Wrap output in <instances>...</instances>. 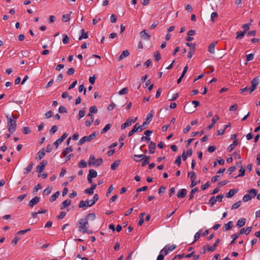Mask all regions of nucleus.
<instances>
[{
    "label": "nucleus",
    "mask_w": 260,
    "mask_h": 260,
    "mask_svg": "<svg viewBox=\"0 0 260 260\" xmlns=\"http://www.w3.org/2000/svg\"><path fill=\"white\" fill-rule=\"evenodd\" d=\"M78 231L83 234H91L92 231L89 230V224L87 218H81L78 221Z\"/></svg>",
    "instance_id": "f257e3e1"
},
{
    "label": "nucleus",
    "mask_w": 260,
    "mask_h": 260,
    "mask_svg": "<svg viewBox=\"0 0 260 260\" xmlns=\"http://www.w3.org/2000/svg\"><path fill=\"white\" fill-rule=\"evenodd\" d=\"M259 78L258 77H255L254 78L251 82V86L250 87H246L244 88L240 89V93H243L245 91H247L248 90L250 91V93L252 92L256 89V86L259 84Z\"/></svg>",
    "instance_id": "f03ea898"
},
{
    "label": "nucleus",
    "mask_w": 260,
    "mask_h": 260,
    "mask_svg": "<svg viewBox=\"0 0 260 260\" xmlns=\"http://www.w3.org/2000/svg\"><path fill=\"white\" fill-rule=\"evenodd\" d=\"M6 117L7 119V126L9 132L10 133H13L15 131L16 129V121L14 119H13L9 115H7Z\"/></svg>",
    "instance_id": "7ed1b4c3"
},
{
    "label": "nucleus",
    "mask_w": 260,
    "mask_h": 260,
    "mask_svg": "<svg viewBox=\"0 0 260 260\" xmlns=\"http://www.w3.org/2000/svg\"><path fill=\"white\" fill-rule=\"evenodd\" d=\"M103 159L102 158H99L98 159H95L94 156L90 155L89 158L88 160V165L90 167L95 166L96 167H98L100 166L103 163Z\"/></svg>",
    "instance_id": "20e7f679"
},
{
    "label": "nucleus",
    "mask_w": 260,
    "mask_h": 260,
    "mask_svg": "<svg viewBox=\"0 0 260 260\" xmlns=\"http://www.w3.org/2000/svg\"><path fill=\"white\" fill-rule=\"evenodd\" d=\"M68 136V134L64 133L60 138L56 140V141L54 142L53 145L56 147V148H58L59 144L62 143L63 140L66 139Z\"/></svg>",
    "instance_id": "39448f33"
},
{
    "label": "nucleus",
    "mask_w": 260,
    "mask_h": 260,
    "mask_svg": "<svg viewBox=\"0 0 260 260\" xmlns=\"http://www.w3.org/2000/svg\"><path fill=\"white\" fill-rule=\"evenodd\" d=\"M40 201V198L39 197H35L32 199L28 203V206L32 208L35 205H37Z\"/></svg>",
    "instance_id": "423d86ee"
},
{
    "label": "nucleus",
    "mask_w": 260,
    "mask_h": 260,
    "mask_svg": "<svg viewBox=\"0 0 260 260\" xmlns=\"http://www.w3.org/2000/svg\"><path fill=\"white\" fill-rule=\"evenodd\" d=\"M219 117L217 115H215L212 119L211 123L208 126L207 129L208 130L211 129L214 125L216 122L219 119Z\"/></svg>",
    "instance_id": "0eeeda50"
},
{
    "label": "nucleus",
    "mask_w": 260,
    "mask_h": 260,
    "mask_svg": "<svg viewBox=\"0 0 260 260\" xmlns=\"http://www.w3.org/2000/svg\"><path fill=\"white\" fill-rule=\"evenodd\" d=\"M187 190L186 189H179L177 192V196L179 198H184L187 194Z\"/></svg>",
    "instance_id": "6e6552de"
},
{
    "label": "nucleus",
    "mask_w": 260,
    "mask_h": 260,
    "mask_svg": "<svg viewBox=\"0 0 260 260\" xmlns=\"http://www.w3.org/2000/svg\"><path fill=\"white\" fill-rule=\"evenodd\" d=\"M154 111L153 110H151L149 113H148L147 115V117L146 118V120L145 121V124H149L150 122L152 119V118L153 117L154 114Z\"/></svg>",
    "instance_id": "1a4fd4ad"
},
{
    "label": "nucleus",
    "mask_w": 260,
    "mask_h": 260,
    "mask_svg": "<svg viewBox=\"0 0 260 260\" xmlns=\"http://www.w3.org/2000/svg\"><path fill=\"white\" fill-rule=\"evenodd\" d=\"M155 147V143L152 141L150 142L148 146L149 152L150 154H153L154 153Z\"/></svg>",
    "instance_id": "9d476101"
},
{
    "label": "nucleus",
    "mask_w": 260,
    "mask_h": 260,
    "mask_svg": "<svg viewBox=\"0 0 260 260\" xmlns=\"http://www.w3.org/2000/svg\"><path fill=\"white\" fill-rule=\"evenodd\" d=\"M238 191V189H231L228 193H226L225 196L228 198H231L233 197L236 193Z\"/></svg>",
    "instance_id": "9b49d317"
},
{
    "label": "nucleus",
    "mask_w": 260,
    "mask_h": 260,
    "mask_svg": "<svg viewBox=\"0 0 260 260\" xmlns=\"http://www.w3.org/2000/svg\"><path fill=\"white\" fill-rule=\"evenodd\" d=\"M188 66L186 65L183 69V71L182 73V74L181 75V76L179 78V79L177 80V84H179L180 83V82H181L182 79L183 78V77H184L186 73L187 72V70H188Z\"/></svg>",
    "instance_id": "f8f14e48"
},
{
    "label": "nucleus",
    "mask_w": 260,
    "mask_h": 260,
    "mask_svg": "<svg viewBox=\"0 0 260 260\" xmlns=\"http://www.w3.org/2000/svg\"><path fill=\"white\" fill-rule=\"evenodd\" d=\"M216 42H213L211 43L208 47V51L211 53L214 54L215 53V47L216 44Z\"/></svg>",
    "instance_id": "ddd939ff"
},
{
    "label": "nucleus",
    "mask_w": 260,
    "mask_h": 260,
    "mask_svg": "<svg viewBox=\"0 0 260 260\" xmlns=\"http://www.w3.org/2000/svg\"><path fill=\"white\" fill-rule=\"evenodd\" d=\"M71 204V201L69 199H67L63 201L61 205V209H64L70 206Z\"/></svg>",
    "instance_id": "4468645a"
},
{
    "label": "nucleus",
    "mask_w": 260,
    "mask_h": 260,
    "mask_svg": "<svg viewBox=\"0 0 260 260\" xmlns=\"http://www.w3.org/2000/svg\"><path fill=\"white\" fill-rule=\"evenodd\" d=\"M246 219L244 218L239 219L237 222V226L241 228L244 226L246 223Z\"/></svg>",
    "instance_id": "2eb2a0df"
},
{
    "label": "nucleus",
    "mask_w": 260,
    "mask_h": 260,
    "mask_svg": "<svg viewBox=\"0 0 260 260\" xmlns=\"http://www.w3.org/2000/svg\"><path fill=\"white\" fill-rule=\"evenodd\" d=\"M233 226V222L232 221H229L227 223L225 224L224 226L222 228L223 231H226L228 230H230L232 229Z\"/></svg>",
    "instance_id": "dca6fc26"
},
{
    "label": "nucleus",
    "mask_w": 260,
    "mask_h": 260,
    "mask_svg": "<svg viewBox=\"0 0 260 260\" xmlns=\"http://www.w3.org/2000/svg\"><path fill=\"white\" fill-rule=\"evenodd\" d=\"M133 157L134 158V160H135L136 161H139L144 159V158L145 157V155L144 154H135L134 155Z\"/></svg>",
    "instance_id": "f3484780"
},
{
    "label": "nucleus",
    "mask_w": 260,
    "mask_h": 260,
    "mask_svg": "<svg viewBox=\"0 0 260 260\" xmlns=\"http://www.w3.org/2000/svg\"><path fill=\"white\" fill-rule=\"evenodd\" d=\"M140 36L146 40H148L150 38V36L146 32V30H142L140 32Z\"/></svg>",
    "instance_id": "a211bd4d"
},
{
    "label": "nucleus",
    "mask_w": 260,
    "mask_h": 260,
    "mask_svg": "<svg viewBox=\"0 0 260 260\" xmlns=\"http://www.w3.org/2000/svg\"><path fill=\"white\" fill-rule=\"evenodd\" d=\"M45 151L44 149L43 148L37 153L36 158L39 160H40L43 157V156L45 155Z\"/></svg>",
    "instance_id": "6ab92c4d"
},
{
    "label": "nucleus",
    "mask_w": 260,
    "mask_h": 260,
    "mask_svg": "<svg viewBox=\"0 0 260 260\" xmlns=\"http://www.w3.org/2000/svg\"><path fill=\"white\" fill-rule=\"evenodd\" d=\"M129 55V53L127 50L123 51L121 54L119 56L118 60L120 61L122 60L124 57L128 56Z\"/></svg>",
    "instance_id": "aec40b11"
},
{
    "label": "nucleus",
    "mask_w": 260,
    "mask_h": 260,
    "mask_svg": "<svg viewBox=\"0 0 260 260\" xmlns=\"http://www.w3.org/2000/svg\"><path fill=\"white\" fill-rule=\"evenodd\" d=\"M138 123H136L134 126L133 127V129L128 133V136L131 137L135 133L137 132H139V129L138 128Z\"/></svg>",
    "instance_id": "412c9836"
},
{
    "label": "nucleus",
    "mask_w": 260,
    "mask_h": 260,
    "mask_svg": "<svg viewBox=\"0 0 260 260\" xmlns=\"http://www.w3.org/2000/svg\"><path fill=\"white\" fill-rule=\"evenodd\" d=\"M81 35L79 36L78 38V40H81L83 39H87L88 38V32H84V30L83 29L81 30Z\"/></svg>",
    "instance_id": "4be33fe9"
},
{
    "label": "nucleus",
    "mask_w": 260,
    "mask_h": 260,
    "mask_svg": "<svg viewBox=\"0 0 260 260\" xmlns=\"http://www.w3.org/2000/svg\"><path fill=\"white\" fill-rule=\"evenodd\" d=\"M99 199V195L98 194H95L93 197V199L91 200L89 202V206L90 207L94 205L96 201H98Z\"/></svg>",
    "instance_id": "5701e85b"
},
{
    "label": "nucleus",
    "mask_w": 260,
    "mask_h": 260,
    "mask_svg": "<svg viewBox=\"0 0 260 260\" xmlns=\"http://www.w3.org/2000/svg\"><path fill=\"white\" fill-rule=\"evenodd\" d=\"M84 207H90L89 206V202L88 200L86 201H80L79 204V208H83Z\"/></svg>",
    "instance_id": "b1692460"
},
{
    "label": "nucleus",
    "mask_w": 260,
    "mask_h": 260,
    "mask_svg": "<svg viewBox=\"0 0 260 260\" xmlns=\"http://www.w3.org/2000/svg\"><path fill=\"white\" fill-rule=\"evenodd\" d=\"M73 150V149L72 147L70 146L69 147H67V148H65L63 150L61 154L63 155V156H66L69 153L72 152Z\"/></svg>",
    "instance_id": "393cba45"
},
{
    "label": "nucleus",
    "mask_w": 260,
    "mask_h": 260,
    "mask_svg": "<svg viewBox=\"0 0 260 260\" xmlns=\"http://www.w3.org/2000/svg\"><path fill=\"white\" fill-rule=\"evenodd\" d=\"M238 144V140H235L232 144H231L228 147V151L229 152H231L233 149L235 148L236 146H237Z\"/></svg>",
    "instance_id": "a878e982"
},
{
    "label": "nucleus",
    "mask_w": 260,
    "mask_h": 260,
    "mask_svg": "<svg viewBox=\"0 0 260 260\" xmlns=\"http://www.w3.org/2000/svg\"><path fill=\"white\" fill-rule=\"evenodd\" d=\"M34 164L30 162L25 168V171L24 172V174H28L31 171L33 167Z\"/></svg>",
    "instance_id": "bb28decb"
},
{
    "label": "nucleus",
    "mask_w": 260,
    "mask_h": 260,
    "mask_svg": "<svg viewBox=\"0 0 260 260\" xmlns=\"http://www.w3.org/2000/svg\"><path fill=\"white\" fill-rule=\"evenodd\" d=\"M95 63V60L93 59L92 57H90L89 59L86 61V64L89 67L93 66Z\"/></svg>",
    "instance_id": "cd10ccee"
},
{
    "label": "nucleus",
    "mask_w": 260,
    "mask_h": 260,
    "mask_svg": "<svg viewBox=\"0 0 260 260\" xmlns=\"http://www.w3.org/2000/svg\"><path fill=\"white\" fill-rule=\"evenodd\" d=\"M132 124V121H130V119H128L124 123L121 125V128L122 129H125L126 127L130 126Z\"/></svg>",
    "instance_id": "c85d7f7f"
},
{
    "label": "nucleus",
    "mask_w": 260,
    "mask_h": 260,
    "mask_svg": "<svg viewBox=\"0 0 260 260\" xmlns=\"http://www.w3.org/2000/svg\"><path fill=\"white\" fill-rule=\"evenodd\" d=\"M98 173L96 171L93 169H90L89 171V174L88 176L90 177L91 178H95L97 176Z\"/></svg>",
    "instance_id": "c756f323"
},
{
    "label": "nucleus",
    "mask_w": 260,
    "mask_h": 260,
    "mask_svg": "<svg viewBox=\"0 0 260 260\" xmlns=\"http://www.w3.org/2000/svg\"><path fill=\"white\" fill-rule=\"evenodd\" d=\"M86 142H89L87 136L82 137L78 142V145H82Z\"/></svg>",
    "instance_id": "7c9ffc66"
},
{
    "label": "nucleus",
    "mask_w": 260,
    "mask_h": 260,
    "mask_svg": "<svg viewBox=\"0 0 260 260\" xmlns=\"http://www.w3.org/2000/svg\"><path fill=\"white\" fill-rule=\"evenodd\" d=\"M59 191H56L54 194H52L50 198V201L53 202L55 201L59 196Z\"/></svg>",
    "instance_id": "2f4dec72"
},
{
    "label": "nucleus",
    "mask_w": 260,
    "mask_h": 260,
    "mask_svg": "<svg viewBox=\"0 0 260 260\" xmlns=\"http://www.w3.org/2000/svg\"><path fill=\"white\" fill-rule=\"evenodd\" d=\"M245 34H246V32H244V31H237L236 32V39H239L242 38L244 36Z\"/></svg>",
    "instance_id": "473e14b6"
},
{
    "label": "nucleus",
    "mask_w": 260,
    "mask_h": 260,
    "mask_svg": "<svg viewBox=\"0 0 260 260\" xmlns=\"http://www.w3.org/2000/svg\"><path fill=\"white\" fill-rule=\"evenodd\" d=\"M120 161L116 160L113 163H112L111 165V169L112 170H115L119 165Z\"/></svg>",
    "instance_id": "72a5a7b5"
},
{
    "label": "nucleus",
    "mask_w": 260,
    "mask_h": 260,
    "mask_svg": "<svg viewBox=\"0 0 260 260\" xmlns=\"http://www.w3.org/2000/svg\"><path fill=\"white\" fill-rule=\"evenodd\" d=\"M249 194L251 196V197H255L257 193V190L255 189H251L248 191Z\"/></svg>",
    "instance_id": "f704fd0d"
},
{
    "label": "nucleus",
    "mask_w": 260,
    "mask_h": 260,
    "mask_svg": "<svg viewBox=\"0 0 260 260\" xmlns=\"http://www.w3.org/2000/svg\"><path fill=\"white\" fill-rule=\"evenodd\" d=\"M70 19V14H64L62 16V21L63 22H68Z\"/></svg>",
    "instance_id": "c9c22d12"
},
{
    "label": "nucleus",
    "mask_w": 260,
    "mask_h": 260,
    "mask_svg": "<svg viewBox=\"0 0 260 260\" xmlns=\"http://www.w3.org/2000/svg\"><path fill=\"white\" fill-rule=\"evenodd\" d=\"M78 167L81 168H85L87 167V163L84 159H82L79 162Z\"/></svg>",
    "instance_id": "e433bc0d"
},
{
    "label": "nucleus",
    "mask_w": 260,
    "mask_h": 260,
    "mask_svg": "<svg viewBox=\"0 0 260 260\" xmlns=\"http://www.w3.org/2000/svg\"><path fill=\"white\" fill-rule=\"evenodd\" d=\"M241 204H242V202L241 201H239L236 202L232 205V209L234 210V209H237L241 206Z\"/></svg>",
    "instance_id": "4c0bfd02"
},
{
    "label": "nucleus",
    "mask_w": 260,
    "mask_h": 260,
    "mask_svg": "<svg viewBox=\"0 0 260 260\" xmlns=\"http://www.w3.org/2000/svg\"><path fill=\"white\" fill-rule=\"evenodd\" d=\"M85 218H87L88 219H91L94 220L95 218V214L94 213L88 214Z\"/></svg>",
    "instance_id": "58836bf2"
},
{
    "label": "nucleus",
    "mask_w": 260,
    "mask_h": 260,
    "mask_svg": "<svg viewBox=\"0 0 260 260\" xmlns=\"http://www.w3.org/2000/svg\"><path fill=\"white\" fill-rule=\"evenodd\" d=\"M145 214V213H142L140 214V215H139L140 220L138 222V224L139 225H141L144 223V220L143 217H144Z\"/></svg>",
    "instance_id": "ea45409f"
},
{
    "label": "nucleus",
    "mask_w": 260,
    "mask_h": 260,
    "mask_svg": "<svg viewBox=\"0 0 260 260\" xmlns=\"http://www.w3.org/2000/svg\"><path fill=\"white\" fill-rule=\"evenodd\" d=\"M252 199L251 196H250L249 193L246 194L243 196V201L244 202H248L251 200Z\"/></svg>",
    "instance_id": "a19ab883"
},
{
    "label": "nucleus",
    "mask_w": 260,
    "mask_h": 260,
    "mask_svg": "<svg viewBox=\"0 0 260 260\" xmlns=\"http://www.w3.org/2000/svg\"><path fill=\"white\" fill-rule=\"evenodd\" d=\"M148 124H145V121L142 125L138 124V128L139 129V132H140L142 131L143 129H146L147 128V125Z\"/></svg>",
    "instance_id": "79ce46f5"
},
{
    "label": "nucleus",
    "mask_w": 260,
    "mask_h": 260,
    "mask_svg": "<svg viewBox=\"0 0 260 260\" xmlns=\"http://www.w3.org/2000/svg\"><path fill=\"white\" fill-rule=\"evenodd\" d=\"M239 237V234L237 233V234H234V235H232L231 236V238L233 239L232 241H231V243H230V244H233L235 241L236 240V239Z\"/></svg>",
    "instance_id": "37998d69"
},
{
    "label": "nucleus",
    "mask_w": 260,
    "mask_h": 260,
    "mask_svg": "<svg viewBox=\"0 0 260 260\" xmlns=\"http://www.w3.org/2000/svg\"><path fill=\"white\" fill-rule=\"evenodd\" d=\"M198 190V188L197 187H195L192 189L190 193V195L189 196V200H192L193 198V194Z\"/></svg>",
    "instance_id": "c03bdc74"
},
{
    "label": "nucleus",
    "mask_w": 260,
    "mask_h": 260,
    "mask_svg": "<svg viewBox=\"0 0 260 260\" xmlns=\"http://www.w3.org/2000/svg\"><path fill=\"white\" fill-rule=\"evenodd\" d=\"M150 156H146L145 155V157L144 158L145 159L144 160V161H142V166L143 167V166H146V165L148 164H149V160L150 159Z\"/></svg>",
    "instance_id": "a18cd8bd"
},
{
    "label": "nucleus",
    "mask_w": 260,
    "mask_h": 260,
    "mask_svg": "<svg viewBox=\"0 0 260 260\" xmlns=\"http://www.w3.org/2000/svg\"><path fill=\"white\" fill-rule=\"evenodd\" d=\"M168 251H169L168 249V245H166L165 246V247L164 248H162L160 252V253H161V254H164V256L165 255H167L168 254Z\"/></svg>",
    "instance_id": "49530a36"
},
{
    "label": "nucleus",
    "mask_w": 260,
    "mask_h": 260,
    "mask_svg": "<svg viewBox=\"0 0 260 260\" xmlns=\"http://www.w3.org/2000/svg\"><path fill=\"white\" fill-rule=\"evenodd\" d=\"M94 119L93 117H90L89 119H87L85 121V124L87 127H89L91 124L93 123Z\"/></svg>",
    "instance_id": "de8ad7c7"
},
{
    "label": "nucleus",
    "mask_w": 260,
    "mask_h": 260,
    "mask_svg": "<svg viewBox=\"0 0 260 260\" xmlns=\"http://www.w3.org/2000/svg\"><path fill=\"white\" fill-rule=\"evenodd\" d=\"M186 45L190 48L189 50H196V44H195L187 42V43H186Z\"/></svg>",
    "instance_id": "09e8293b"
},
{
    "label": "nucleus",
    "mask_w": 260,
    "mask_h": 260,
    "mask_svg": "<svg viewBox=\"0 0 260 260\" xmlns=\"http://www.w3.org/2000/svg\"><path fill=\"white\" fill-rule=\"evenodd\" d=\"M128 89L127 87H124L119 91L120 95L125 94L128 93Z\"/></svg>",
    "instance_id": "8fccbe9b"
},
{
    "label": "nucleus",
    "mask_w": 260,
    "mask_h": 260,
    "mask_svg": "<svg viewBox=\"0 0 260 260\" xmlns=\"http://www.w3.org/2000/svg\"><path fill=\"white\" fill-rule=\"evenodd\" d=\"M201 232H202V230H200L197 233H196V234L194 235V240L192 243H193L196 241L198 240L200 238V236L201 235Z\"/></svg>",
    "instance_id": "3c124183"
},
{
    "label": "nucleus",
    "mask_w": 260,
    "mask_h": 260,
    "mask_svg": "<svg viewBox=\"0 0 260 260\" xmlns=\"http://www.w3.org/2000/svg\"><path fill=\"white\" fill-rule=\"evenodd\" d=\"M45 168L41 166L40 164L37 166L36 167L37 172H39V174H41L43 171L44 170Z\"/></svg>",
    "instance_id": "603ef678"
},
{
    "label": "nucleus",
    "mask_w": 260,
    "mask_h": 260,
    "mask_svg": "<svg viewBox=\"0 0 260 260\" xmlns=\"http://www.w3.org/2000/svg\"><path fill=\"white\" fill-rule=\"evenodd\" d=\"M58 111L60 113H64L67 112V110L64 106H60L58 109Z\"/></svg>",
    "instance_id": "864d4df0"
},
{
    "label": "nucleus",
    "mask_w": 260,
    "mask_h": 260,
    "mask_svg": "<svg viewBox=\"0 0 260 260\" xmlns=\"http://www.w3.org/2000/svg\"><path fill=\"white\" fill-rule=\"evenodd\" d=\"M85 115V111L82 110H80L79 112L78 115V119H80L81 118L83 117Z\"/></svg>",
    "instance_id": "5fc2aeb1"
},
{
    "label": "nucleus",
    "mask_w": 260,
    "mask_h": 260,
    "mask_svg": "<svg viewBox=\"0 0 260 260\" xmlns=\"http://www.w3.org/2000/svg\"><path fill=\"white\" fill-rule=\"evenodd\" d=\"M246 57L247 61H251V60H253L254 58V54L251 53V54L246 55Z\"/></svg>",
    "instance_id": "6e6d98bb"
},
{
    "label": "nucleus",
    "mask_w": 260,
    "mask_h": 260,
    "mask_svg": "<svg viewBox=\"0 0 260 260\" xmlns=\"http://www.w3.org/2000/svg\"><path fill=\"white\" fill-rule=\"evenodd\" d=\"M250 25V23L243 24L242 27L243 28H244L243 31L246 32V31L249 29Z\"/></svg>",
    "instance_id": "4d7b16f0"
},
{
    "label": "nucleus",
    "mask_w": 260,
    "mask_h": 260,
    "mask_svg": "<svg viewBox=\"0 0 260 260\" xmlns=\"http://www.w3.org/2000/svg\"><path fill=\"white\" fill-rule=\"evenodd\" d=\"M90 113H96L98 111V109L95 106H91L89 108Z\"/></svg>",
    "instance_id": "13d9d810"
},
{
    "label": "nucleus",
    "mask_w": 260,
    "mask_h": 260,
    "mask_svg": "<svg viewBox=\"0 0 260 260\" xmlns=\"http://www.w3.org/2000/svg\"><path fill=\"white\" fill-rule=\"evenodd\" d=\"M78 90H79V92H82L83 91H84V94H86V88L84 87V86L83 84H81L79 86V88H78Z\"/></svg>",
    "instance_id": "bf43d9fd"
},
{
    "label": "nucleus",
    "mask_w": 260,
    "mask_h": 260,
    "mask_svg": "<svg viewBox=\"0 0 260 260\" xmlns=\"http://www.w3.org/2000/svg\"><path fill=\"white\" fill-rule=\"evenodd\" d=\"M216 202V200L215 197H212L209 201V203L211 205V206H213Z\"/></svg>",
    "instance_id": "052dcab7"
},
{
    "label": "nucleus",
    "mask_w": 260,
    "mask_h": 260,
    "mask_svg": "<svg viewBox=\"0 0 260 260\" xmlns=\"http://www.w3.org/2000/svg\"><path fill=\"white\" fill-rule=\"evenodd\" d=\"M69 41V38L66 35H63V39H62V42L63 44H67Z\"/></svg>",
    "instance_id": "680f3d73"
},
{
    "label": "nucleus",
    "mask_w": 260,
    "mask_h": 260,
    "mask_svg": "<svg viewBox=\"0 0 260 260\" xmlns=\"http://www.w3.org/2000/svg\"><path fill=\"white\" fill-rule=\"evenodd\" d=\"M110 127H111L110 124H109V123L105 125V127L102 129V133H105L107 132L110 128Z\"/></svg>",
    "instance_id": "e2e57ef3"
},
{
    "label": "nucleus",
    "mask_w": 260,
    "mask_h": 260,
    "mask_svg": "<svg viewBox=\"0 0 260 260\" xmlns=\"http://www.w3.org/2000/svg\"><path fill=\"white\" fill-rule=\"evenodd\" d=\"M154 57H155V59L156 61H158L160 60L161 56L160 55V53L158 51H157L155 53Z\"/></svg>",
    "instance_id": "0e129e2a"
},
{
    "label": "nucleus",
    "mask_w": 260,
    "mask_h": 260,
    "mask_svg": "<svg viewBox=\"0 0 260 260\" xmlns=\"http://www.w3.org/2000/svg\"><path fill=\"white\" fill-rule=\"evenodd\" d=\"M175 164H177V166H180L181 163V157L180 155L177 156V158L175 160Z\"/></svg>",
    "instance_id": "69168bd1"
},
{
    "label": "nucleus",
    "mask_w": 260,
    "mask_h": 260,
    "mask_svg": "<svg viewBox=\"0 0 260 260\" xmlns=\"http://www.w3.org/2000/svg\"><path fill=\"white\" fill-rule=\"evenodd\" d=\"M239 172H240V173L236 177H242V176H244L245 172V169H244L243 168L241 167V168L239 170Z\"/></svg>",
    "instance_id": "338daca9"
},
{
    "label": "nucleus",
    "mask_w": 260,
    "mask_h": 260,
    "mask_svg": "<svg viewBox=\"0 0 260 260\" xmlns=\"http://www.w3.org/2000/svg\"><path fill=\"white\" fill-rule=\"evenodd\" d=\"M22 133L25 135L30 133V131L29 129V128L27 126L23 127V130H22Z\"/></svg>",
    "instance_id": "774afa93"
}]
</instances>
